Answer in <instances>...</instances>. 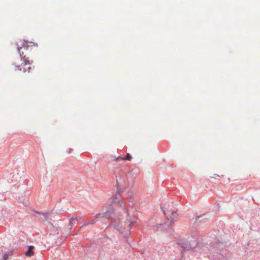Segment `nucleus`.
Instances as JSON below:
<instances>
[{"mask_svg": "<svg viewBox=\"0 0 260 260\" xmlns=\"http://www.w3.org/2000/svg\"><path fill=\"white\" fill-rule=\"evenodd\" d=\"M132 159V157L131 156L129 153H127L125 155L123 156H118L113 159V161H119L120 160H128L131 161Z\"/></svg>", "mask_w": 260, "mask_h": 260, "instance_id": "obj_2", "label": "nucleus"}, {"mask_svg": "<svg viewBox=\"0 0 260 260\" xmlns=\"http://www.w3.org/2000/svg\"><path fill=\"white\" fill-rule=\"evenodd\" d=\"M21 47H19L18 45H17V50L19 52L20 57L21 58V63L19 65H17L18 62L15 61V64H16L14 71H23V72L29 73L31 70V67L30 66L29 61L28 60L27 58L25 57V55H24L23 52L20 51V49Z\"/></svg>", "mask_w": 260, "mask_h": 260, "instance_id": "obj_1", "label": "nucleus"}, {"mask_svg": "<svg viewBox=\"0 0 260 260\" xmlns=\"http://www.w3.org/2000/svg\"><path fill=\"white\" fill-rule=\"evenodd\" d=\"M49 215V213H42L41 215V218L43 221H47V218Z\"/></svg>", "mask_w": 260, "mask_h": 260, "instance_id": "obj_4", "label": "nucleus"}, {"mask_svg": "<svg viewBox=\"0 0 260 260\" xmlns=\"http://www.w3.org/2000/svg\"><path fill=\"white\" fill-rule=\"evenodd\" d=\"M113 211V208L111 207V206H109V209L108 210H106V213L107 214H109V213H112Z\"/></svg>", "mask_w": 260, "mask_h": 260, "instance_id": "obj_9", "label": "nucleus"}, {"mask_svg": "<svg viewBox=\"0 0 260 260\" xmlns=\"http://www.w3.org/2000/svg\"><path fill=\"white\" fill-rule=\"evenodd\" d=\"M100 215V214H99V215H96L94 217V219H92V220L90 221L88 223L84 224L85 225H88V224H93L95 222V219H96Z\"/></svg>", "mask_w": 260, "mask_h": 260, "instance_id": "obj_5", "label": "nucleus"}, {"mask_svg": "<svg viewBox=\"0 0 260 260\" xmlns=\"http://www.w3.org/2000/svg\"><path fill=\"white\" fill-rule=\"evenodd\" d=\"M73 151V149L71 148H70L68 149V153H71Z\"/></svg>", "mask_w": 260, "mask_h": 260, "instance_id": "obj_12", "label": "nucleus"}, {"mask_svg": "<svg viewBox=\"0 0 260 260\" xmlns=\"http://www.w3.org/2000/svg\"><path fill=\"white\" fill-rule=\"evenodd\" d=\"M182 247H183V248H184V249H185V248H187L188 247L187 245L186 244H185V245H182Z\"/></svg>", "mask_w": 260, "mask_h": 260, "instance_id": "obj_11", "label": "nucleus"}, {"mask_svg": "<svg viewBox=\"0 0 260 260\" xmlns=\"http://www.w3.org/2000/svg\"><path fill=\"white\" fill-rule=\"evenodd\" d=\"M22 44H23V46L24 47H26V48H27V47L28 46V43H29L27 41H23L22 42Z\"/></svg>", "mask_w": 260, "mask_h": 260, "instance_id": "obj_10", "label": "nucleus"}, {"mask_svg": "<svg viewBox=\"0 0 260 260\" xmlns=\"http://www.w3.org/2000/svg\"><path fill=\"white\" fill-rule=\"evenodd\" d=\"M112 202L114 203H118L119 202V199L116 196H114L112 199Z\"/></svg>", "mask_w": 260, "mask_h": 260, "instance_id": "obj_7", "label": "nucleus"}, {"mask_svg": "<svg viewBox=\"0 0 260 260\" xmlns=\"http://www.w3.org/2000/svg\"><path fill=\"white\" fill-rule=\"evenodd\" d=\"M177 214L176 212H172V216H171V218H172V220L173 221H175L176 219H177Z\"/></svg>", "mask_w": 260, "mask_h": 260, "instance_id": "obj_6", "label": "nucleus"}, {"mask_svg": "<svg viewBox=\"0 0 260 260\" xmlns=\"http://www.w3.org/2000/svg\"><path fill=\"white\" fill-rule=\"evenodd\" d=\"M7 258H8L7 255H5L4 256V260H7Z\"/></svg>", "mask_w": 260, "mask_h": 260, "instance_id": "obj_13", "label": "nucleus"}, {"mask_svg": "<svg viewBox=\"0 0 260 260\" xmlns=\"http://www.w3.org/2000/svg\"><path fill=\"white\" fill-rule=\"evenodd\" d=\"M33 248V246H29L28 250L25 252V255L28 256H32L34 254V252L32 250Z\"/></svg>", "mask_w": 260, "mask_h": 260, "instance_id": "obj_3", "label": "nucleus"}, {"mask_svg": "<svg viewBox=\"0 0 260 260\" xmlns=\"http://www.w3.org/2000/svg\"><path fill=\"white\" fill-rule=\"evenodd\" d=\"M77 220H78V219L77 217L72 218L70 220V223L72 224H75V223H76Z\"/></svg>", "mask_w": 260, "mask_h": 260, "instance_id": "obj_8", "label": "nucleus"}, {"mask_svg": "<svg viewBox=\"0 0 260 260\" xmlns=\"http://www.w3.org/2000/svg\"><path fill=\"white\" fill-rule=\"evenodd\" d=\"M105 208H106V206H104V207H103V210H104V209H105Z\"/></svg>", "mask_w": 260, "mask_h": 260, "instance_id": "obj_14", "label": "nucleus"}]
</instances>
